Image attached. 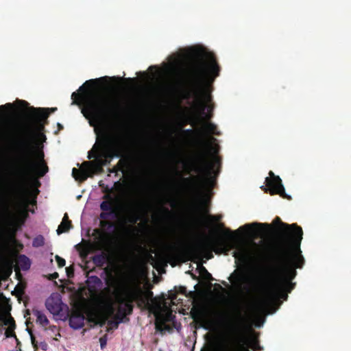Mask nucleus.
Masks as SVG:
<instances>
[{
	"label": "nucleus",
	"instance_id": "obj_40",
	"mask_svg": "<svg viewBox=\"0 0 351 351\" xmlns=\"http://www.w3.org/2000/svg\"><path fill=\"white\" fill-rule=\"evenodd\" d=\"M45 330H51L53 333H55V332H58V336H60V332H58V329L57 328V326H49L48 328H45Z\"/></svg>",
	"mask_w": 351,
	"mask_h": 351
},
{
	"label": "nucleus",
	"instance_id": "obj_10",
	"mask_svg": "<svg viewBox=\"0 0 351 351\" xmlns=\"http://www.w3.org/2000/svg\"><path fill=\"white\" fill-rule=\"evenodd\" d=\"M104 197L107 200L103 201L100 204V209L102 212L99 215V218L102 220L100 221L99 225L102 228L111 229L114 227V224L113 222L107 221V219L110 217H117V210L114 206L113 200L110 195H106Z\"/></svg>",
	"mask_w": 351,
	"mask_h": 351
},
{
	"label": "nucleus",
	"instance_id": "obj_62",
	"mask_svg": "<svg viewBox=\"0 0 351 351\" xmlns=\"http://www.w3.org/2000/svg\"><path fill=\"white\" fill-rule=\"evenodd\" d=\"M88 321H89V322H92V321H93V318H92L91 317H90L88 318Z\"/></svg>",
	"mask_w": 351,
	"mask_h": 351
},
{
	"label": "nucleus",
	"instance_id": "obj_2",
	"mask_svg": "<svg viewBox=\"0 0 351 351\" xmlns=\"http://www.w3.org/2000/svg\"><path fill=\"white\" fill-rule=\"evenodd\" d=\"M57 110V108H34L29 107L24 112L25 130L12 141H9L10 147L14 152L19 165V173L23 178L40 184L38 179L43 177L49 171L48 166L44 160V153L37 154V160L33 158L34 150L32 141L36 134L42 132L51 112Z\"/></svg>",
	"mask_w": 351,
	"mask_h": 351
},
{
	"label": "nucleus",
	"instance_id": "obj_48",
	"mask_svg": "<svg viewBox=\"0 0 351 351\" xmlns=\"http://www.w3.org/2000/svg\"><path fill=\"white\" fill-rule=\"evenodd\" d=\"M197 119V117H194L193 119L191 118L190 121H189V123L193 125L195 123Z\"/></svg>",
	"mask_w": 351,
	"mask_h": 351
},
{
	"label": "nucleus",
	"instance_id": "obj_28",
	"mask_svg": "<svg viewBox=\"0 0 351 351\" xmlns=\"http://www.w3.org/2000/svg\"><path fill=\"white\" fill-rule=\"evenodd\" d=\"M243 274L242 271H238L235 270L233 274L230 276L229 280L232 281V278L234 279V283H237L238 285H241V283L243 280Z\"/></svg>",
	"mask_w": 351,
	"mask_h": 351
},
{
	"label": "nucleus",
	"instance_id": "obj_25",
	"mask_svg": "<svg viewBox=\"0 0 351 351\" xmlns=\"http://www.w3.org/2000/svg\"><path fill=\"white\" fill-rule=\"evenodd\" d=\"M126 316H122L121 314L117 312V314L115 317V319L108 320V328L107 331L109 332L110 330L117 329L119 326V324L123 322V319Z\"/></svg>",
	"mask_w": 351,
	"mask_h": 351
},
{
	"label": "nucleus",
	"instance_id": "obj_37",
	"mask_svg": "<svg viewBox=\"0 0 351 351\" xmlns=\"http://www.w3.org/2000/svg\"><path fill=\"white\" fill-rule=\"evenodd\" d=\"M183 132L184 134L188 135V136H191V135H193V134H199V132H195L191 129L184 130Z\"/></svg>",
	"mask_w": 351,
	"mask_h": 351
},
{
	"label": "nucleus",
	"instance_id": "obj_51",
	"mask_svg": "<svg viewBox=\"0 0 351 351\" xmlns=\"http://www.w3.org/2000/svg\"><path fill=\"white\" fill-rule=\"evenodd\" d=\"M206 203V201L205 199H202V200L201 201V204H202V206H205Z\"/></svg>",
	"mask_w": 351,
	"mask_h": 351
},
{
	"label": "nucleus",
	"instance_id": "obj_52",
	"mask_svg": "<svg viewBox=\"0 0 351 351\" xmlns=\"http://www.w3.org/2000/svg\"><path fill=\"white\" fill-rule=\"evenodd\" d=\"M256 349L257 350H261V348H260V346L258 345V343H256V347H255Z\"/></svg>",
	"mask_w": 351,
	"mask_h": 351
},
{
	"label": "nucleus",
	"instance_id": "obj_54",
	"mask_svg": "<svg viewBox=\"0 0 351 351\" xmlns=\"http://www.w3.org/2000/svg\"><path fill=\"white\" fill-rule=\"evenodd\" d=\"M219 145H216L215 147V152L217 153L218 152Z\"/></svg>",
	"mask_w": 351,
	"mask_h": 351
},
{
	"label": "nucleus",
	"instance_id": "obj_33",
	"mask_svg": "<svg viewBox=\"0 0 351 351\" xmlns=\"http://www.w3.org/2000/svg\"><path fill=\"white\" fill-rule=\"evenodd\" d=\"M87 282L88 283V285H90V283H93L95 285H100L101 283V281L99 279V278H98L96 276H93L90 277Z\"/></svg>",
	"mask_w": 351,
	"mask_h": 351
},
{
	"label": "nucleus",
	"instance_id": "obj_11",
	"mask_svg": "<svg viewBox=\"0 0 351 351\" xmlns=\"http://www.w3.org/2000/svg\"><path fill=\"white\" fill-rule=\"evenodd\" d=\"M269 177L266 178L265 184L267 187L265 191H269L270 195H279L282 198L288 200L291 199V197L287 195L282 183V180L278 176H276L273 171L269 172Z\"/></svg>",
	"mask_w": 351,
	"mask_h": 351
},
{
	"label": "nucleus",
	"instance_id": "obj_46",
	"mask_svg": "<svg viewBox=\"0 0 351 351\" xmlns=\"http://www.w3.org/2000/svg\"><path fill=\"white\" fill-rule=\"evenodd\" d=\"M124 80L126 81V82H128L131 84H134L137 81V79L136 78H131V77H128V78H124Z\"/></svg>",
	"mask_w": 351,
	"mask_h": 351
},
{
	"label": "nucleus",
	"instance_id": "obj_4",
	"mask_svg": "<svg viewBox=\"0 0 351 351\" xmlns=\"http://www.w3.org/2000/svg\"><path fill=\"white\" fill-rule=\"evenodd\" d=\"M96 142L93 149L88 152V158H95V161L84 162L80 169L73 168L72 176L75 180L84 182L92 172L91 165L97 169L110 164L114 158H123L131 150L129 142L116 135L106 127L95 130Z\"/></svg>",
	"mask_w": 351,
	"mask_h": 351
},
{
	"label": "nucleus",
	"instance_id": "obj_34",
	"mask_svg": "<svg viewBox=\"0 0 351 351\" xmlns=\"http://www.w3.org/2000/svg\"><path fill=\"white\" fill-rule=\"evenodd\" d=\"M138 220H140L139 216L135 213H133L130 215L128 221L132 223H136Z\"/></svg>",
	"mask_w": 351,
	"mask_h": 351
},
{
	"label": "nucleus",
	"instance_id": "obj_55",
	"mask_svg": "<svg viewBox=\"0 0 351 351\" xmlns=\"http://www.w3.org/2000/svg\"><path fill=\"white\" fill-rule=\"evenodd\" d=\"M87 254H88V252H84H84H82V253H81V256H86V255H87Z\"/></svg>",
	"mask_w": 351,
	"mask_h": 351
},
{
	"label": "nucleus",
	"instance_id": "obj_5",
	"mask_svg": "<svg viewBox=\"0 0 351 351\" xmlns=\"http://www.w3.org/2000/svg\"><path fill=\"white\" fill-rule=\"evenodd\" d=\"M108 79L106 76L87 80L79 88L78 92L71 95L72 104L83 106L82 113L89 119L91 125L104 123L119 114V105L96 88L100 82Z\"/></svg>",
	"mask_w": 351,
	"mask_h": 351
},
{
	"label": "nucleus",
	"instance_id": "obj_3",
	"mask_svg": "<svg viewBox=\"0 0 351 351\" xmlns=\"http://www.w3.org/2000/svg\"><path fill=\"white\" fill-rule=\"evenodd\" d=\"M194 56L184 72V82L189 89L182 93L181 98L189 100L193 97V107L209 121L213 116V106L206 104L211 101V95L206 93L205 88L219 75L220 66L213 53L198 51Z\"/></svg>",
	"mask_w": 351,
	"mask_h": 351
},
{
	"label": "nucleus",
	"instance_id": "obj_30",
	"mask_svg": "<svg viewBox=\"0 0 351 351\" xmlns=\"http://www.w3.org/2000/svg\"><path fill=\"white\" fill-rule=\"evenodd\" d=\"M216 141H217V139L215 138H214V137H211L210 138V141H208V142L205 141H204L202 138H199L198 139V144L199 145H201L202 147H212V143H215Z\"/></svg>",
	"mask_w": 351,
	"mask_h": 351
},
{
	"label": "nucleus",
	"instance_id": "obj_42",
	"mask_svg": "<svg viewBox=\"0 0 351 351\" xmlns=\"http://www.w3.org/2000/svg\"><path fill=\"white\" fill-rule=\"evenodd\" d=\"M39 347L43 350H47V348H48V345L46 342L45 341H42L39 344Z\"/></svg>",
	"mask_w": 351,
	"mask_h": 351
},
{
	"label": "nucleus",
	"instance_id": "obj_45",
	"mask_svg": "<svg viewBox=\"0 0 351 351\" xmlns=\"http://www.w3.org/2000/svg\"><path fill=\"white\" fill-rule=\"evenodd\" d=\"M228 234L226 235L227 237L229 239H231V240H233L234 239V234L236 233V232H231L230 230H228Z\"/></svg>",
	"mask_w": 351,
	"mask_h": 351
},
{
	"label": "nucleus",
	"instance_id": "obj_14",
	"mask_svg": "<svg viewBox=\"0 0 351 351\" xmlns=\"http://www.w3.org/2000/svg\"><path fill=\"white\" fill-rule=\"evenodd\" d=\"M233 330L235 334L234 346L226 351H250L246 346V338L243 335L239 324L234 325Z\"/></svg>",
	"mask_w": 351,
	"mask_h": 351
},
{
	"label": "nucleus",
	"instance_id": "obj_50",
	"mask_svg": "<svg viewBox=\"0 0 351 351\" xmlns=\"http://www.w3.org/2000/svg\"><path fill=\"white\" fill-rule=\"evenodd\" d=\"M213 257V254L210 252L208 255L206 256L207 259H210Z\"/></svg>",
	"mask_w": 351,
	"mask_h": 351
},
{
	"label": "nucleus",
	"instance_id": "obj_8",
	"mask_svg": "<svg viewBox=\"0 0 351 351\" xmlns=\"http://www.w3.org/2000/svg\"><path fill=\"white\" fill-rule=\"evenodd\" d=\"M93 234L97 239L94 247L101 252L93 256L92 261L96 267H102L109 259L108 252L111 248L110 234L105 230L97 228L94 230Z\"/></svg>",
	"mask_w": 351,
	"mask_h": 351
},
{
	"label": "nucleus",
	"instance_id": "obj_21",
	"mask_svg": "<svg viewBox=\"0 0 351 351\" xmlns=\"http://www.w3.org/2000/svg\"><path fill=\"white\" fill-rule=\"evenodd\" d=\"M72 228L71 221L69 219L67 213H65L61 223L57 229V234H61L69 231Z\"/></svg>",
	"mask_w": 351,
	"mask_h": 351
},
{
	"label": "nucleus",
	"instance_id": "obj_17",
	"mask_svg": "<svg viewBox=\"0 0 351 351\" xmlns=\"http://www.w3.org/2000/svg\"><path fill=\"white\" fill-rule=\"evenodd\" d=\"M232 256L235 258V264L245 268L252 258V253L247 248H241L239 251H234Z\"/></svg>",
	"mask_w": 351,
	"mask_h": 351
},
{
	"label": "nucleus",
	"instance_id": "obj_41",
	"mask_svg": "<svg viewBox=\"0 0 351 351\" xmlns=\"http://www.w3.org/2000/svg\"><path fill=\"white\" fill-rule=\"evenodd\" d=\"M162 210L166 217H169L172 215V213L166 207H162Z\"/></svg>",
	"mask_w": 351,
	"mask_h": 351
},
{
	"label": "nucleus",
	"instance_id": "obj_53",
	"mask_svg": "<svg viewBox=\"0 0 351 351\" xmlns=\"http://www.w3.org/2000/svg\"><path fill=\"white\" fill-rule=\"evenodd\" d=\"M4 134H5V133H2V134L0 135V139H5L4 138H3V137H5V136Z\"/></svg>",
	"mask_w": 351,
	"mask_h": 351
},
{
	"label": "nucleus",
	"instance_id": "obj_60",
	"mask_svg": "<svg viewBox=\"0 0 351 351\" xmlns=\"http://www.w3.org/2000/svg\"><path fill=\"white\" fill-rule=\"evenodd\" d=\"M184 182H190V179L189 178H185L184 180Z\"/></svg>",
	"mask_w": 351,
	"mask_h": 351
},
{
	"label": "nucleus",
	"instance_id": "obj_59",
	"mask_svg": "<svg viewBox=\"0 0 351 351\" xmlns=\"http://www.w3.org/2000/svg\"><path fill=\"white\" fill-rule=\"evenodd\" d=\"M203 269L206 271V272L208 274V275L210 277H211V274H209V273L207 271V270H206L204 267H203Z\"/></svg>",
	"mask_w": 351,
	"mask_h": 351
},
{
	"label": "nucleus",
	"instance_id": "obj_39",
	"mask_svg": "<svg viewBox=\"0 0 351 351\" xmlns=\"http://www.w3.org/2000/svg\"><path fill=\"white\" fill-rule=\"evenodd\" d=\"M66 274L69 278H71L74 275V269L71 267H66Z\"/></svg>",
	"mask_w": 351,
	"mask_h": 351
},
{
	"label": "nucleus",
	"instance_id": "obj_16",
	"mask_svg": "<svg viewBox=\"0 0 351 351\" xmlns=\"http://www.w3.org/2000/svg\"><path fill=\"white\" fill-rule=\"evenodd\" d=\"M62 302L59 295L53 294L46 300L45 306L53 315H58L62 311Z\"/></svg>",
	"mask_w": 351,
	"mask_h": 351
},
{
	"label": "nucleus",
	"instance_id": "obj_27",
	"mask_svg": "<svg viewBox=\"0 0 351 351\" xmlns=\"http://www.w3.org/2000/svg\"><path fill=\"white\" fill-rule=\"evenodd\" d=\"M104 307L106 311L107 315H106L104 316V320H103L102 323L101 324V326H102L103 324H105V322L108 319V317L112 315L114 311L113 305H112V302H106Z\"/></svg>",
	"mask_w": 351,
	"mask_h": 351
},
{
	"label": "nucleus",
	"instance_id": "obj_19",
	"mask_svg": "<svg viewBox=\"0 0 351 351\" xmlns=\"http://www.w3.org/2000/svg\"><path fill=\"white\" fill-rule=\"evenodd\" d=\"M191 317L195 321L200 322V327H202L206 330L210 329V327L204 324V319L203 317V311L199 308L193 307L191 311Z\"/></svg>",
	"mask_w": 351,
	"mask_h": 351
},
{
	"label": "nucleus",
	"instance_id": "obj_43",
	"mask_svg": "<svg viewBox=\"0 0 351 351\" xmlns=\"http://www.w3.org/2000/svg\"><path fill=\"white\" fill-rule=\"evenodd\" d=\"M220 321H221L222 322H224L225 321L226 322L228 320V316H227V314L226 313H221L220 314Z\"/></svg>",
	"mask_w": 351,
	"mask_h": 351
},
{
	"label": "nucleus",
	"instance_id": "obj_26",
	"mask_svg": "<svg viewBox=\"0 0 351 351\" xmlns=\"http://www.w3.org/2000/svg\"><path fill=\"white\" fill-rule=\"evenodd\" d=\"M204 128L209 134H214L216 136L221 135V132L217 130V125L212 122H204Z\"/></svg>",
	"mask_w": 351,
	"mask_h": 351
},
{
	"label": "nucleus",
	"instance_id": "obj_13",
	"mask_svg": "<svg viewBox=\"0 0 351 351\" xmlns=\"http://www.w3.org/2000/svg\"><path fill=\"white\" fill-rule=\"evenodd\" d=\"M153 292L147 291L143 292L140 288H138V293L136 296V302L138 307L141 308H146L151 312H154L156 309L159 308V305L154 306L151 302L153 300Z\"/></svg>",
	"mask_w": 351,
	"mask_h": 351
},
{
	"label": "nucleus",
	"instance_id": "obj_12",
	"mask_svg": "<svg viewBox=\"0 0 351 351\" xmlns=\"http://www.w3.org/2000/svg\"><path fill=\"white\" fill-rule=\"evenodd\" d=\"M198 247L202 250H213L216 254L224 253L227 254L229 250L234 247V245L223 241L207 238L201 241Z\"/></svg>",
	"mask_w": 351,
	"mask_h": 351
},
{
	"label": "nucleus",
	"instance_id": "obj_1",
	"mask_svg": "<svg viewBox=\"0 0 351 351\" xmlns=\"http://www.w3.org/2000/svg\"><path fill=\"white\" fill-rule=\"evenodd\" d=\"M273 224L276 226V239L271 246V259L276 264L273 274L262 276L257 280V287L263 294L261 301L266 306L280 296L284 300L294 289L291 281L297 275L296 269L303 267L305 261L300 245L303 231L296 223L287 224L276 217Z\"/></svg>",
	"mask_w": 351,
	"mask_h": 351
},
{
	"label": "nucleus",
	"instance_id": "obj_47",
	"mask_svg": "<svg viewBox=\"0 0 351 351\" xmlns=\"http://www.w3.org/2000/svg\"><path fill=\"white\" fill-rule=\"evenodd\" d=\"M58 274L57 272H54L53 274L50 275L49 279L54 280L56 279L58 277Z\"/></svg>",
	"mask_w": 351,
	"mask_h": 351
},
{
	"label": "nucleus",
	"instance_id": "obj_31",
	"mask_svg": "<svg viewBox=\"0 0 351 351\" xmlns=\"http://www.w3.org/2000/svg\"><path fill=\"white\" fill-rule=\"evenodd\" d=\"M123 160H120L118 164L110 170V172L117 173L119 171H123Z\"/></svg>",
	"mask_w": 351,
	"mask_h": 351
},
{
	"label": "nucleus",
	"instance_id": "obj_20",
	"mask_svg": "<svg viewBox=\"0 0 351 351\" xmlns=\"http://www.w3.org/2000/svg\"><path fill=\"white\" fill-rule=\"evenodd\" d=\"M16 264L19 269L27 271L30 268L31 261L27 256L19 254L16 258Z\"/></svg>",
	"mask_w": 351,
	"mask_h": 351
},
{
	"label": "nucleus",
	"instance_id": "obj_18",
	"mask_svg": "<svg viewBox=\"0 0 351 351\" xmlns=\"http://www.w3.org/2000/svg\"><path fill=\"white\" fill-rule=\"evenodd\" d=\"M261 226L264 227V232L265 233H268L271 231L272 227L270 224L268 223H247L243 226H241L237 231H243L247 234H251L254 232V228Z\"/></svg>",
	"mask_w": 351,
	"mask_h": 351
},
{
	"label": "nucleus",
	"instance_id": "obj_58",
	"mask_svg": "<svg viewBox=\"0 0 351 351\" xmlns=\"http://www.w3.org/2000/svg\"><path fill=\"white\" fill-rule=\"evenodd\" d=\"M150 70L153 69H156V66H149V68Z\"/></svg>",
	"mask_w": 351,
	"mask_h": 351
},
{
	"label": "nucleus",
	"instance_id": "obj_38",
	"mask_svg": "<svg viewBox=\"0 0 351 351\" xmlns=\"http://www.w3.org/2000/svg\"><path fill=\"white\" fill-rule=\"evenodd\" d=\"M29 335L31 336V341H32V343L33 345V347L35 348V349H37L38 348V344H37V342L35 339V337L33 335L32 332L29 330Z\"/></svg>",
	"mask_w": 351,
	"mask_h": 351
},
{
	"label": "nucleus",
	"instance_id": "obj_44",
	"mask_svg": "<svg viewBox=\"0 0 351 351\" xmlns=\"http://www.w3.org/2000/svg\"><path fill=\"white\" fill-rule=\"evenodd\" d=\"M162 324H163V323H162H162H160V324H159V323L158 322V321L156 322V330H157L158 331H160V332H162V331L163 330Z\"/></svg>",
	"mask_w": 351,
	"mask_h": 351
},
{
	"label": "nucleus",
	"instance_id": "obj_32",
	"mask_svg": "<svg viewBox=\"0 0 351 351\" xmlns=\"http://www.w3.org/2000/svg\"><path fill=\"white\" fill-rule=\"evenodd\" d=\"M12 108V104L8 103L5 105L0 106V117L4 116L6 114V110Z\"/></svg>",
	"mask_w": 351,
	"mask_h": 351
},
{
	"label": "nucleus",
	"instance_id": "obj_61",
	"mask_svg": "<svg viewBox=\"0 0 351 351\" xmlns=\"http://www.w3.org/2000/svg\"><path fill=\"white\" fill-rule=\"evenodd\" d=\"M58 127H59L60 128H63V127H62V125L61 124L58 123Z\"/></svg>",
	"mask_w": 351,
	"mask_h": 351
},
{
	"label": "nucleus",
	"instance_id": "obj_24",
	"mask_svg": "<svg viewBox=\"0 0 351 351\" xmlns=\"http://www.w3.org/2000/svg\"><path fill=\"white\" fill-rule=\"evenodd\" d=\"M4 324L9 326L8 329L5 331V333L6 337H14L16 338V334L14 332V329L16 325H15V322H14V319H13V317H10L9 319L4 321Z\"/></svg>",
	"mask_w": 351,
	"mask_h": 351
},
{
	"label": "nucleus",
	"instance_id": "obj_9",
	"mask_svg": "<svg viewBox=\"0 0 351 351\" xmlns=\"http://www.w3.org/2000/svg\"><path fill=\"white\" fill-rule=\"evenodd\" d=\"M138 289L130 288L126 285L117 292L116 298L119 304V313L122 316L130 315L133 313L134 304L136 302Z\"/></svg>",
	"mask_w": 351,
	"mask_h": 351
},
{
	"label": "nucleus",
	"instance_id": "obj_36",
	"mask_svg": "<svg viewBox=\"0 0 351 351\" xmlns=\"http://www.w3.org/2000/svg\"><path fill=\"white\" fill-rule=\"evenodd\" d=\"M99 343L101 349H104L107 344V335H105L104 336L99 338Z\"/></svg>",
	"mask_w": 351,
	"mask_h": 351
},
{
	"label": "nucleus",
	"instance_id": "obj_35",
	"mask_svg": "<svg viewBox=\"0 0 351 351\" xmlns=\"http://www.w3.org/2000/svg\"><path fill=\"white\" fill-rule=\"evenodd\" d=\"M55 258L56 260V262L58 263V265L59 267H62L65 265L66 264V261L64 258H62V257L59 256L58 255H56L55 256Z\"/></svg>",
	"mask_w": 351,
	"mask_h": 351
},
{
	"label": "nucleus",
	"instance_id": "obj_22",
	"mask_svg": "<svg viewBox=\"0 0 351 351\" xmlns=\"http://www.w3.org/2000/svg\"><path fill=\"white\" fill-rule=\"evenodd\" d=\"M29 191L25 186L21 188V199L25 209V217L27 215V208L29 204Z\"/></svg>",
	"mask_w": 351,
	"mask_h": 351
},
{
	"label": "nucleus",
	"instance_id": "obj_49",
	"mask_svg": "<svg viewBox=\"0 0 351 351\" xmlns=\"http://www.w3.org/2000/svg\"><path fill=\"white\" fill-rule=\"evenodd\" d=\"M180 292L182 294H184L186 292V287H180Z\"/></svg>",
	"mask_w": 351,
	"mask_h": 351
},
{
	"label": "nucleus",
	"instance_id": "obj_23",
	"mask_svg": "<svg viewBox=\"0 0 351 351\" xmlns=\"http://www.w3.org/2000/svg\"><path fill=\"white\" fill-rule=\"evenodd\" d=\"M33 314L36 317V322L40 324L43 327H46L49 324L47 317L42 311L34 309Z\"/></svg>",
	"mask_w": 351,
	"mask_h": 351
},
{
	"label": "nucleus",
	"instance_id": "obj_57",
	"mask_svg": "<svg viewBox=\"0 0 351 351\" xmlns=\"http://www.w3.org/2000/svg\"><path fill=\"white\" fill-rule=\"evenodd\" d=\"M176 294H175V293H174V294L171 296V299H172V300H174V299H176Z\"/></svg>",
	"mask_w": 351,
	"mask_h": 351
},
{
	"label": "nucleus",
	"instance_id": "obj_7",
	"mask_svg": "<svg viewBox=\"0 0 351 351\" xmlns=\"http://www.w3.org/2000/svg\"><path fill=\"white\" fill-rule=\"evenodd\" d=\"M217 164H220V160L215 158L214 162H210L208 160L207 152L204 150L199 151L195 155L191 163L192 169L201 175V177L198 178L202 185L205 186L213 180L214 168Z\"/></svg>",
	"mask_w": 351,
	"mask_h": 351
},
{
	"label": "nucleus",
	"instance_id": "obj_15",
	"mask_svg": "<svg viewBox=\"0 0 351 351\" xmlns=\"http://www.w3.org/2000/svg\"><path fill=\"white\" fill-rule=\"evenodd\" d=\"M85 319L83 311L79 308H75L69 315V326L74 330L80 329L84 327Z\"/></svg>",
	"mask_w": 351,
	"mask_h": 351
},
{
	"label": "nucleus",
	"instance_id": "obj_29",
	"mask_svg": "<svg viewBox=\"0 0 351 351\" xmlns=\"http://www.w3.org/2000/svg\"><path fill=\"white\" fill-rule=\"evenodd\" d=\"M45 244V238L43 235L36 237L32 241V245L34 247H39L43 246Z\"/></svg>",
	"mask_w": 351,
	"mask_h": 351
},
{
	"label": "nucleus",
	"instance_id": "obj_6",
	"mask_svg": "<svg viewBox=\"0 0 351 351\" xmlns=\"http://www.w3.org/2000/svg\"><path fill=\"white\" fill-rule=\"evenodd\" d=\"M19 224L15 213L10 206L4 204L0 215V258H2L8 239H14Z\"/></svg>",
	"mask_w": 351,
	"mask_h": 351
},
{
	"label": "nucleus",
	"instance_id": "obj_56",
	"mask_svg": "<svg viewBox=\"0 0 351 351\" xmlns=\"http://www.w3.org/2000/svg\"><path fill=\"white\" fill-rule=\"evenodd\" d=\"M21 102L25 105V106H27L28 105V103L25 101H21Z\"/></svg>",
	"mask_w": 351,
	"mask_h": 351
}]
</instances>
